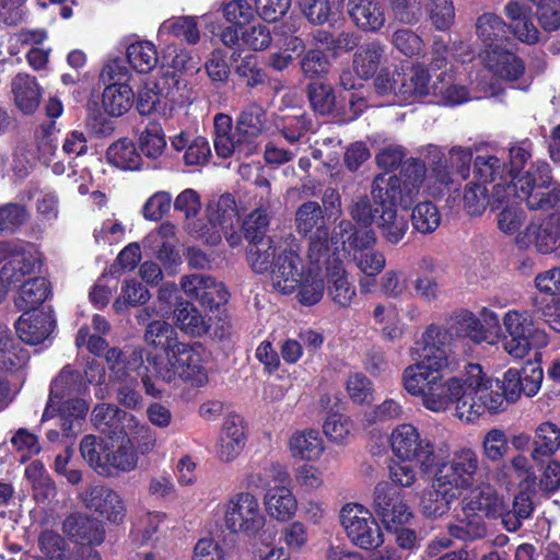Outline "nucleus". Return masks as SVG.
I'll list each match as a JSON object with an SVG mask.
<instances>
[{
  "mask_svg": "<svg viewBox=\"0 0 560 560\" xmlns=\"http://www.w3.org/2000/svg\"><path fill=\"white\" fill-rule=\"evenodd\" d=\"M287 447L293 459L304 463L318 462L326 451V443L317 429L295 430L288 439Z\"/></svg>",
  "mask_w": 560,
  "mask_h": 560,
  "instance_id": "31",
  "label": "nucleus"
},
{
  "mask_svg": "<svg viewBox=\"0 0 560 560\" xmlns=\"http://www.w3.org/2000/svg\"><path fill=\"white\" fill-rule=\"evenodd\" d=\"M532 144L529 141H522L510 147L506 152V160L511 166L515 196L525 200L528 209L549 211L560 208V185L551 177V170L547 162H536L532 167L521 174V168L530 159Z\"/></svg>",
  "mask_w": 560,
  "mask_h": 560,
  "instance_id": "4",
  "label": "nucleus"
},
{
  "mask_svg": "<svg viewBox=\"0 0 560 560\" xmlns=\"http://www.w3.org/2000/svg\"><path fill=\"white\" fill-rule=\"evenodd\" d=\"M83 459L102 476L129 472L138 465V454L131 439L124 436L101 438L85 435L80 443Z\"/></svg>",
  "mask_w": 560,
  "mask_h": 560,
  "instance_id": "11",
  "label": "nucleus"
},
{
  "mask_svg": "<svg viewBox=\"0 0 560 560\" xmlns=\"http://www.w3.org/2000/svg\"><path fill=\"white\" fill-rule=\"evenodd\" d=\"M106 159L108 163L122 171H137L142 164L141 153L128 138H120L112 143L106 151Z\"/></svg>",
  "mask_w": 560,
  "mask_h": 560,
  "instance_id": "50",
  "label": "nucleus"
},
{
  "mask_svg": "<svg viewBox=\"0 0 560 560\" xmlns=\"http://www.w3.org/2000/svg\"><path fill=\"white\" fill-rule=\"evenodd\" d=\"M505 13L511 21V28L518 40L526 44H535L539 32L530 20V9L520 2H509Z\"/></svg>",
  "mask_w": 560,
  "mask_h": 560,
  "instance_id": "46",
  "label": "nucleus"
},
{
  "mask_svg": "<svg viewBox=\"0 0 560 560\" xmlns=\"http://www.w3.org/2000/svg\"><path fill=\"white\" fill-rule=\"evenodd\" d=\"M448 183L450 173L442 162L427 174L425 164L418 159L406 161L399 176H376L372 186V198L375 212L378 213L375 224L383 237L397 244L408 230V221L404 214L398 213L397 206L408 209L421 191L435 196L443 192Z\"/></svg>",
  "mask_w": 560,
  "mask_h": 560,
  "instance_id": "3",
  "label": "nucleus"
},
{
  "mask_svg": "<svg viewBox=\"0 0 560 560\" xmlns=\"http://www.w3.org/2000/svg\"><path fill=\"white\" fill-rule=\"evenodd\" d=\"M15 107L25 115L34 114L39 107L43 91L36 79L28 74H18L11 83Z\"/></svg>",
  "mask_w": 560,
  "mask_h": 560,
  "instance_id": "37",
  "label": "nucleus"
},
{
  "mask_svg": "<svg viewBox=\"0 0 560 560\" xmlns=\"http://www.w3.org/2000/svg\"><path fill=\"white\" fill-rule=\"evenodd\" d=\"M207 217L209 224L205 225L201 231L207 229L210 232L213 230H232L238 222L235 200L230 195H223L210 201L207 208Z\"/></svg>",
  "mask_w": 560,
  "mask_h": 560,
  "instance_id": "41",
  "label": "nucleus"
},
{
  "mask_svg": "<svg viewBox=\"0 0 560 560\" xmlns=\"http://www.w3.org/2000/svg\"><path fill=\"white\" fill-rule=\"evenodd\" d=\"M348 13L354 24L366 32H376L385 24V13L377 0H349Z\"/></svg>",
  "mask_w": 560,
  "mask_h": 560,
  "instance_id": "38",
  "label": "nucleus"
},
{
  "mask_svg": "<svg viewBox=\"0 0 560 560\" xmlns=\"http://www.w3.org/2000/svg\"><path fill=\"white\" fill-rule=\"evenodd\" d=\"M319 232L308 245V271L298 279L294 288L296 299L304 306L317 304L324 296L326 283L323 276V266L328 255H325V244Z\"/></svg>",
  "mask_w": 560,
  "mask_h": 560,
  "instance_id": "21",
  "label": "nucleus"
},
{
  "mask_svg": "<svg viewBox=\"0 0 560 560\" xmlns=\"http://www.w3.org/2000/svg\"><path fill=\"white\" fill-rule=\"evenodd\" d=\"M376 236L372 230L355 229L350 221H341L332 230L330 245L332 256L350 258L361 272L359 285L362 292L370 293L376 284V277L384 270L386 258L374 249Z\"/></svg>",
  "mask_w": 560,
  "mask_h": 560,
  "instance_id": "6",
  "label": "nucleus"
},
{
  "mask_svg": "<svg viewBox=\"0 0 560 560\" xmlns=\"http://www.w3.org/2000/svg\"><path fill=\"white\" fill-rule=\"evenodd\" d=\"M105 360L110 372V380L121 383L117 388V400L120 405L129 409L141 407L142 396L136 389L138 376L142 377L148 395L156 397L161 394V389L155 388L150 381L149 368H143L141 349L133 347L124 350L112 348L106 352Z\"/></svg>",
  "mask_w": 560,
  "mask_h": 560,
  "instance_id": "9",
  "label": "nucleus"
},
{
  "mask_svg": "<svg viewBox=\"0 0 560 560\" xmlns=\"http://www.w3.org/2000/svg\"><path fill=\"white\" fill-rule=\"evenodd\" d=\"M373 506L388 530H397L412 518V512L401 493L387 482L376 485L373 493Z\"/></svg>",
  "mask_w": 560,
  "mask_h": 560,
  "instance_id": "24",
  "label": "nucleus"
},
{
  "mask_svg": "<svg viewBox=\"0 0 560 560\" xmlns=\"http://www.w3.org/2000/svg\"><path fill=\"white\" fill-rule=\"evenodd\" d=\"M5 261L1 276L9 285H18L23 277L39 267L40 258L32 245L19 242H0V262Z\"/></svg>",
  "mask_w": 560,
  "mask_h": 560,
  "instance_id": "22",
  "label": "nucleus"
},
{
  "mask_svg": "<svg viewBox=\"0 0 560 560\" xmlns=\"http://www.w3.org/2000/svg\"><path fill=\"white\" fill-rule=\"evenodd\" d=\"M135 104V92L128 83H110L102 93V108L112 117H121Z\"/></svg>",
  "mask_w": 560,
  "mask_h": 560,
  "instance_id": "43",
  "label": "nucleus"
},
{
  "mask_svg": "<svg viewBox=\"0 0 560 560\" xmlns=\"http://www.w3.org/2000/svg\"><path fill=\"white\" fill-rule=\"evenodd\" d=\"M176 229L171 222H164L143 238L145 249L154 250L156 258L165 268L177 266L180 255L176 249Z\"/></svg>",
  "mask_w": 560,
  "mask_h": 560,
  "instance_id": "32",
  "label": "nucleus"
},
{
  "mask_svg": "<svg viewBox=\"0 0 560 560\" xmlns=\"http://www.w3.org/2000/svg\"><path fill=\"white\" fill-rule=\"evenodd\" d=\"M289 480V472L284 465L275 460H266L262 465L254 467L246 477V486L252 489H265L271 483H284Z\"/></svg>",
  "mask_w": 560,
  "mask_h": 560,
  "instance_id": "51",
  "label": "nucleus"
},
{
  "mask_svg": "<svg viewBox=\"0 0 560 560\" xmlns=\"http://www.w3.org/2000/svg\"><path fill=\"white\" fill-rule=\"evenodd\" d=\"M124 431L127 439L137 444V450L141 454L151 453L156 446L155 432L136 416H124Z\"/></svg>",
  "mask_w": 560,
  "mask_h": 560,
  "instance_id": "57",
  "label": "nucleus"
},
{
  "mask_svg": "<svg viewBox=\"0 0 560 560\" xmlns=\"http://www.w3.org/2000/svg\"><path fill=\"white\" fill-rule=\"evenodd\" d=\"M247 441L245 421L233 415L225 419L218 442L215 454L221 462L231 463L242 453Z\"/></svg>",
  "mask_w": 560,
  "mask_h": 560,
  "instance_id": "27",
  "label": "nucleus"
},
{
  "mask_svg": "<svg viewBox=\"0 0 560 560\" xmlns=\"http://www.w3.org/2000/svg\"><path fill=\"white\" fill-rule=\"evenodd\" d=\"M219 37L221 43L229 48H243L253 51H264L272 43L270 28L262 23L241 28L225 26L219 34Z\"/></svg>",
  "mask_w": 560,
  "mask_h": 560,
  "instance_id": "26",
  "label": "nucleus"
},
{
  "mask_svg": "<svg viewBox=\"0 0 560 560\" xmlns=\"http://www.w3.org/2000/svg\"><path fill=\"white\" fill-rule=\"evenodd\" d=\"M150 299L149 291L136 280H126L121 287L120 295L115 300L113 307L117 313L127 311L130 306L144 304Z\"/></svg>",
  "mask_w": 560,
  "mask_h": 560,
  "instance_id": "62",
  "label": "nucleus"
},
{
  "mask_svg": "<svg viewBox=\"0 0 560 560\" xmlns=\"http://www.w3.org/2000/svg\"><path fill=\"white\" fill-rule=\"evenodd\" d=\"M282 238L268 237L260 238L256 242H250L247 259L252 269L257 273L271 271L273 261L278 254V245L281 244Z\"/></svg>",
  "mask_w": 560,
  "mask_h": 560,
  "instance_id": "48",
  "label": "nucleus"
},
{
  "mask_svg": "<svg viewBox=\"0 0 560 560\" xmlns=\"http://www.w3.org/2000/svg\"><path fill=\"white\" fill-rule=\"evenodd\" d=\"M385 60V46L371 42L361 46L353 56V71L361 80L372 78Z\"/></svg>",
  "mask_w": 560,
  "mask_h": 560,
  "instance_id": "45",
  "label": "nucleus"
},
{
  "mask_svg": "<svg viewBox=\"0 0 560 560\" xmlns=\"http://www.w3.org/2000/svg\"><path fill=\"white\" fill-rule=\"evenodd\" d=\"M24 278L19 282L21 285L14 298V304L23 313L40 311L42 307H45L43 304L51 293L49 282L45 278H32L26 281Z\"/></svg>",
  "mask_w": 560,
  "mask_h": 560,
  "instance_id": "39",
  "label": "nucleus"
},
{
  "mask_svg": "<svg viewBox=\"0 0 560 560\" xmlns=\"http://www.w3.org/2000/svg\"><path fill=\"white\" fill-rule=\"evenodd\" d=\"M172 521L163 512H148L135 524L132 536L140 544L159 541L171 529Z\"/></svg>",
  "mask_w": 560,
  "mask_h": 560,
  "instance_id": "42",
  "label": "nucleus"
},
{
  "mask_svg": "<svg viewBox=\"0 0 560 560\" xmlns=\"http://www.w3.org/2000/svg\"><path fill=\"white\" fill-rule=\"evenodd\" d=\"M373 318L385 340L395 341L402 337L404 325L395 305L378 304L373 311Z\"/></svg>",
  "mask_w": 560,
  "mask_h": 560,
  "instance_id": "55",
  "label": "nucleus"
},
{
  "mask_svg": "<svg viewBox=\"0 0 560 560\" xmlns=\"http://www.w3.org/2000/svg\"><path fill=\"white\" fill-rule=\"evenodd\" d=\"M183 38L188 44H196L200 38L198 21L195 16H174L165 20L158 30L160 44L166 43L168 37Z\"/></svg>",
  "mask_w": 560,
  "mask_h": 560,
  "instance_id": "44",
  "label": "nucleus"
},
{
  "mask_svg": "<svg viewBox=\"0 0 560 560\" xmlns=\"http://www.w3.org/2000/svg\"><path fill=\"white\" fill-rule=\"evenodd\" d=\"M340 521L348 538L357 547L370 550L383 545L382 528L373 514L363 505L346 504L341 509Z\"/></svg>",
  "mask_w": 560,
  "mask_h": 560,
  "instance_id": "20",
  "label": "nucleus"
},
{
  "mask_svg": "<svg viewBox=\"0 0 560 560\" xmlns=\"http://www.w3.org/2000/svg\"><path fill=\"white\" fill-rule=\"evenodd\" d=\"M63 533L81 545H100L104 530L100 523L82 513L70 514L62 524Z\"/></svg>",
  "mask_w": 560,
  "mask_h": 560,
  "instance_id": "36",
  "label": "nucleus"
},
{
  "mask_svg": "<svg viewBox=\"0 0 560 560\" xmlns=\"http://www.w3.org/2000/svg\"><path fill=\"white\" fill-rule=\"evenodd\" d=\"M560 448V428L552 422L540 423L534 436V448L530 453L533 460L538 462L544 457L555 455Z\"/></svg>",
  "mask_w": 560,
  "mask_h": 560,
  "instance_id": "53",
  "label": "nucleus"
},
{
  "mask_svg": "<svg viewBox=\"0 0 560 560\" xmlns=\"http://www.w3.org/2000/svg\"><path fill=\"white\" fill-rule=\"evenodd\" d=\"M126 57L130 67L139 73H149L159 61L156 47L150 40H136L129 44Z\"/></svg>",
  "mask_w": 560,
  "mask_h": 560,
  "instance_id": "54",
  "label": "nucleus"
},
{
  "mask_svg": "<svg viewBox=\"0 0 560 560\" xmlns=\"http://www.w3.org/2000/svg\"><path fill=\"white\" fill-rule=\"evenodd\" d=\"M295 224L299 233L303 235L310 234V243L313 242L315 236L322 233L320 238L323 240L326 250L325 255L332 253V248L330 245V237L332 235V231L329 232L325 224L323 210L320 206L315 201H307L303 203L298 210L295 214Z\"/></svg>",
  "mask_w": 560,
  "mask_h": 560,
  "instance_id": "33",
  "label": "nucleus"
},
{
  "mask_svg": "<svg viewBox=\"0 0 560 560\" xmlns=\"http://www.w3.org/2000/svg\"><path fill=\"white\" fill-rule=\"evenodd\" d=\"M55 328V318L50 307L40 311L24 312L15 323V329L22 341L38 345L45 341Z\"/></svg>",
  "mask_w": 560,
  "mask_h": 560,
  "instance_id": "30",
  "label": "nucleus"
},
{
  "mask_svg": "<svg viewBox=\"0 0 560 560\" xmlns=\"http://www.w3.org/2000/svg\"><path fill=\"white\" fill-rule=\"evenodd\" d=\"M207 351L199 342H175L165 358L148 359L156 377L167 383L180 380L194 387H202L208 381Z\"/></svg>",
  "mask_w": 560,
  "mask_h": 560,
  "instance_id": "10",
  "label": "nucleus"
},
{
  "mask_svg": "<svg viewBox=\"0 0 560 560\" xmlns=\"http://www.w3.org/2000/svg\"><path fill=\"white\" fill-rule=\"evenodd\" d=\"M458 331L476 343L487 342L497 345L500 340L498 332H489L480 318L472 313H465L458 319Z\"/></svg>",
  "mask_w": 560,
  "mask_h": 560,
  "instance_id": "59",
  "label": "nucleus"
},
{
  "mask_svg": "<svg viewBox=\"0 0 560 560\" xmlns=\"http://www.w3.org/2000/svg\"><path fill=\"white\" fill-rule=\"evenodd\" d=\"M221 511L223 525L231 534L254 537L266 523L259 500L250 491L231 494L221 504Z\"/></svg>",
  "mask_w": 560,
  "mask_h": 560,
  "instance_id": "15",
  "label": "nucleus"
},
{
  "mask_svg": "<svg viewBox=\"0 0 560 560\" xmlns=\"http://www.w3.org/2000/svg\"><path fill=\"white\" fill-rule=\"evenodd\" d=\"M308 97L314 110L320 115L341 114L343 110V107L337 101L332 86L327 83H312L308 86Z\"/></svg>",
  "mask_w": 560,
  "mask_h": 560,
  "instance_id": "58",
  "label": "nucleus"
},
{
  "mask_svg": "<svg viewBox=\"0 0 560 560\" xmlns=\"http://www.w3.org/2000/svg\"><path fill=\"white\" fill-rule=\"evenodd\" d=\"M480 463L474 448H456L450 460L439 465L433 479V491L423 501V513L436 517L445 514L454 501L468 492L462 502L458 523L450 526L451 535L462 540L485 537L487 528L482 515L501 517L505 528L515 532L533 511L532 500L525 492L515 495L510 509L491 486L476 487Z\"/></svg>",
  "mask_w": 560,
  "mask_h": 560,
  "instance_id": "2",
  "label": "nucleus"
},
{
  "mask_svg": "<svg viewBox=\"0 0 560 560\" xmlns=\"http://www.w3.org/2000/svg\"><path fill=\"white\" fill-rule=\"evenodd\" d=\"M328 295L337 305L348 307L357 295L355 288L339 256L331 253L325 259Z\"/></svg>",
  "mask_w": 560,
  "mask_h": 560,
  "instance_id": "29",
  "label": "nucleus"
},
{
  "mask_svg": "<svg viewBox=\"0 0 560 560\" xmlns=\"http://www.w3.org/2000/svg\"><path fill=\"white\" fill-rule=\"evenodd\" d=\"M266 513L277 522H288L299 509L298 499L288 485L270 487L264 495Z\"/></svg>",
  "mask_w": 560,
  "mask_h": 560,
  "instance_id": "34",
  "label": "nucleus"
},
{
  "mask_svg": "<svg viewBox=\"0 0 560 560\" xmlns=\"http://www.w3.org/2000/svg\"><path fill=\"white\" fill-rule=\"evenodd\" d=\"M86 390L82 376L65 368L54 380L50 396L42 420L47 421L57 417L62 433L66 436L74 434L81 428L89 410L88 402L80 397Z\"/></svg>",
  "mask_w": 560,
  "mask_h": 560,
  "instance_id": "7",
  "label": "nucleus"
},
{
  "mask_svg": "<svg viewBox=\"0 0 560 560\" xmlns=\"http://www.w3.org/2000/svg\"><path fill=\"white\" fill-rule=\"evenodd\" d=\"M521 248L534 246L541 254H550L560 247V214L545 219L532 218L523 232L515 237Z\"/></svg>",
  "mask_w": 560,
  "mask_h": 560,
  "instance_id": "23",
  "label": "nucleus"
},
{
  "mask_svg": "<svg viewBox=\"0 0 560 560\" xmlns=\"http://www.w3.org/2000/svg\"><path fill=\"white\" fill-rule=\"evenodd\" d=\"M487 69L482 73H476L472 77L470 72L468 75L471 89L468 90L464 82L466 77L462 78V73H441L438 79L439 82L431 83V93L440 95L445 105L455 106L466 103L471 100H481L485 97L494 96L500 92V89L493 83L485 81L487 77Z\"/></svg>",
  "mask_w": 560,
  "mask_h": 560,
  "instance_id": "17",
  "label": "nucleus"
},
{
  "mask_svg": "<svg viewBox=\"0 0 560 560\" xmlns=\"http://www.w3.org/2000/svg\"><path fill=\"white\" fill-rule=\"evenodd\" d=\"M308 271V259L304 261L294 236L289 235L278 245V254L271 269V284L282 294H291L298 279Z\"/></svg>",
  "mask_w": 560,
  "mask_h": 560,
  "instance_id": "18",
  "label": "nucleus"
},
{
  "mask_svg": "<svg viewBox=\"0 0 560 560\" xmlns=\"http://www.w3.org/2000/svg\"><path fill=\"white\" fill-rule=\"evenodd\" d=\"M213 127L214 150L220 158H248L261 147V137L268 130L267 113L261 106L252 104L237 117L235 131L232 118L225 114L214 116Z\"/></svg>",
  "mask_w": 560,
  "mask_h": 560,
  "instance_id": "5",
  "label": "nucleus"
},
{
  "mask_svg": "<svg viewBox=\"0 0 560 560\" xmlns=\"http://www.w3.org/2000/svg\"><path fill=\"white\" fill-rule=\"evenodd\" d=\"M180 80L176 74L165 73L159 79L142 82L135 94V105L140 116L168 118L174 110L175 89Z\"/></svg>",
  "mask_w": 560,
  "mask_h": 560,
  "instance_id": "16",
  "label": "nucleus"
},
{
  "mask_svg": "<svg viewBox=\"0 0 560 560\" xmlns=\"http://www.w3.org/2000/svg\"><path fill=\"white\" fill-rule=\"evenodd\" d=\"M451 340L447 330L431 325L410 349L415 362L402 371L401 384L425 409L445 412L453 406L460 421L474 423L486 412L502 411L505 399L520 398L523 387L516 369L504 373L501 385L477 363H468L457 374L448 375L453 363Z\"/></svg>",
  "mask_w": 560,
  "mask_h": 560,
  "instance_id": "1",
  "label": "nucleus"
},
{
  "mask_svg": "<svg viewBox=\"0 0 560 560\" xmlns=\"http://www.w3.org/2000/svg\"><path fill=\"white\" fill-rule=\"evenodd\" d=\"M171 145L175 151H185L184 162L187 165H203L211 155L208 140L201 136H191L182 131L171 138Z\"/></svg>",
  "mask_w": 560,
  "mask_h": 560,
  "instance_id": "40",
  "label": "nucleus"
},
{
  "mask_svg": "<svg viewBox=\"0 0 560 560\" xmlns=\"http://www.w3.org/2000/svg\"><path fill=\"white\" fill-rule=\"evenodd\" d=\"M428 155L431 158L429 168L425 167L427 174H430L432 168L442 162L450 173V183L444 188L446 189L453 182L452 175L458 174L460 177L466 178L469 173L470 164L472 161V151L469 148L455 145L448 151V159L444 156L441 148L436 145L428 147Z\"/></svg>",
  "mask_w": 560,
  "mask_h": 560,
  "instance_id": "35",
  "label": "nucleus"
},
{
  "mask_svg": "<svg viewBox=\"0 0 560 560\" xmlns=\"http://www.w3.org/2000/svg\"><path fill=\"white\" fill-rule=\"evenodd\" d=\"M137 143L140 153L147 159L159 160L166 150L165 132L161 124L149 121L143 128L139 129Z\"/></svg>",
  "mask_w": 560,
  "mask_h": 560,
  "instance_id": "49",
  "label": "nucleus"
},
{
  "mask_svg": "<svg viewBox=\"0 0 560 560\" xmlns=\"http://www.w3.org/2000/svg\"><path fill=\"white\" fill-rule=\"evenodd\" d=\"M489 202V188L480 183L470 182L463 192V208L469 215H480Z\"/></svg>",
  "mask_w": 560,
  "mask_h": 560,
  "instance_id": "63",
  "label": "nucleus"
},
{
  "mask_svg": "<svg viewBox=\"0 0 560 560\" xmlns=\"http://www.w3.org/2000/svg\"><path fill=\"white\" fill-rule=\"evenodd\" d=\"M354 431V422L350 416L340 411H330L323 422V433L329 442L346 445Z\"/></svg>",
  "mask_w": 560,
  "mask_h": 560,
  "instance_id": "56",
  "label": "nucleus"
},
{
  "mask_svg": "<svg viewBox=\"0 0 560 560\" xmlns=\"http://www.w3.org/2000/svg\"><path fill=\"white\" fill-rule=\"evenodd\" d=\"M375 92L388 97V104H404L431 94V80L421 65H415L407 74L398 69L384 68L374 80Z\"/></svg>",
  "mask_w": 560,
  "mask_h": 560,
  "instance_id": "14",
  "label": "nucleus"
},
{
  "mask_svg": "<svg viewBox=\"0 0 560 560\" xmlns=\"http://www.w3.org/2000/svg\"><path fill=\"white\" fill-rule=\"evenodd\" d=\"M504 330L502 347L513 359L522 360L532 350L548 345L546 331L539 328L528 311L509 310L501 318Z\"/></svg>",
  "mask_w": 560,
  "mask_h": 560,
  "instance_id": "13",
  "label": "nucleus"
},
{
  "mask_svg": "<svg viewBox=\"0 0 560 560\" xmlns=\"http://www.w3.org/2000/svg\"><path fill=\"white\" fill-rule=\"evenodd\" d=\"M476 32L481 42L479 59L487 71L504 80H517L525 67L517 56L504 47L508 39L504 21L493 13H485L477 20Z\"/></svg>",
  "mask_w": 560,
  "mask_h": 560,
  "instance_id": "8",
  "label": "nucleus"
},
{
  "mask_svg": "<svg viewBox=\"0 0 560 560\" xmlns=\"http://www.w3.org/2000/svg\"><path fill=\"white\" fill-rule=\"evenodd\" d=\"M176 326L186 335L201 337L210 329V325L198 308L188 301H179L174 310Z\"/></svg>",
  "mask_w": 560,
  "mask_h": 560,
  "instance_id": "47",
  "label": "nucleus"
},
{
  "mask_svg": "<svg viewBox=\"0 0 560 560\" xmlns=\"http://www.w3.org/2000/svg\"><path fill=\"white\" fill-rule=\"evenodd\" d=\"M411 222L419 233L429 234L434 232L441 224V214L433 202H419L412 210Z\"/></svg>",
  "mask_w": 560,
  "mask_h": 560,
  "instance_id": "61",
  "label": "nucleus"
},
{
  "mask_svg": "<svg viewBox=\"0 0 560 560\" xmlns=\"http://www.w3.org/2000/svg\"><path fill=\"white\" fill-rule=\"evenodd\" d=\"M220 9L229 26L236 28L246 27L256 18V9L247 0H229Z\"/></svg>",
  "mask_w": 560,
  "mask_h": 560,
  "instance_id": "60",
  "label": "nucleus"
},
{
  "mask_svg": "<svg viewBox=\"0 0 560 560\" xmlns=\"http://www.w3.org/2000/svg\"><path fill=\"white\" fill-rule=\"evenodd\" d=\"M180 288L188 298L195 299L209 310L218 308L229 300L225 285L208 275L185 276L180 280Z\"/></svg>",
  "mask_w": 560,
  "mask_h": 560,
  "instance_id": "25",
  "label": "nucleus"
},
{
  "mask_svg": "<svg viewBox=\"0 0 560 560\" xmlns=\"http://www.w3.org/2000/svg\"><path fill=\"white\" fill-rule=\"evenodd\" d=\"M388 445L392 454L399 462L417 464L423 471H429L434 465L439 467L441 462L436 464L438 458L450 453V445L446 442L436 444L430 438L422 435L419 429L411 423H400L394 427L388 435ZM452 454H454V452ZM452 457L453 455H451L448 460ZM445 462H447V459H445ZM442 463H444V460H442ZM434 472H436V470H434ZM435 474H433V476ZM433 479L434 477L432 480ZM431 488L432 490L421 501L422 508L423 501L433 491V483Z\"/></svg>",
  "mask_w": 560,
  "mask_h": 560,
  "instance_id": "12",
  "label": "nucleus"
},
{
  "mask_svg": "<svg viewBox=\"0 0 560 560\" xmlns=\"http://www.w3.org/2000/svg\"><path fill=\"white\" fill-rule=\"evenodd\" d=\"M27 360V352L12 339L9 329L0 325V372L19 371Z\"/></svg>",
  "mask_w": 560,
  "mask_h": 560,
  "instance_id": "52",
  "label": "nucleus"
},
{
  "mask_svg": "<svg viewBox=\"0 0 560 560\" xmlns=\"http://www.w3.org/2000/svg\"><path fill=\"white\" fill-rule=\"evenodd\" d=\"M40 555L35 560H65L67 558L63 538L52 530H44L38 537Z\"/></svg>",
  "mask_w": 560,
  "mask_h": 560,
  "instance_id": "64",
  "label": "nucleus"
},
{
  "mask_svg": "<svg viewBox=\"0 0 560 560\" xmlns=\"http://www.w3.org/2000/svg\"><path fill=\"white\" fill-rule=\"evenodd\" d=\"M83 504L96 511L112 523H118L126 515V506L121 497L102 486H91L80 493Z\"/></svg>",
  "mask_w": 560,
  "mask_h": 560,
  "instance_id": "28",
  "label": "nucleus"
},
{
  "mask_svg": "<svg viewBox=\"0 0 560 560\" xmlns=\"http://www.w3.org/2000/svg\"><path fill=\"white\" fill-rule=\"evenodd\" d=\"M474 172L478 180L492 185L491 198L501 203L509 201L511 197H516L513 183H511L512 173L508 170L506 151L492 150L478 154L474 162Z\"/></svg>",
  "mask_w": 560,
  "mask_h": 560,
  "instance_id": "19",
  "label": "nucleus"
}]
</instances>
